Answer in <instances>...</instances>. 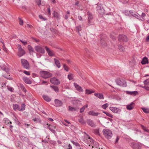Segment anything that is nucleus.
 Here are the masks:
<instances>
[{
	"instance_id": "nucleus-1",
	"label": "nucleus",
	"mask_w": 149,
	"mask_h": 149,
	"mask_svg": "<svg viewBox=\"0 0 149 149\" xmlns=\"http://www.w3.org/2000/svg\"><path fill=\"white\" fill-rule=\"evenodd\" d=\"M103 133L104 137L108 139H111L113 135L111 130L108 129H105L103 130Z\"/></svg>"
},
{
	"instance_id": "nucleus-2",
	"label": "nucleus",
	"mask_w": 149,
	"mask_h": 149,
	"mask_svg": "<svg viewBox=\"0 0 149 149\" xmlns=\"http://www.w3.org/2000/svg\"><path fill=\"white\" fill-rule=\"evenodd\" d=\"M40 74L41 77L45 79L48 78L52 76L51 73L46 71H41L40 72Z\"/></svg>"
},
{
	"instance_id": "nucleus-3",
	"label": "nucleus",
	"mask_w": 149,
	"mask_h": 149,
	"mask_svg": "<svg viewBox=\"0 0 149 149\" xmlns=\"http://www.w3.org/2000/svg\"><path fill=\"white\" fill-rule=\"evenodd\" d=\"M124 13L126 15L130 16H132L137 18L138 17H139V15L138 13L136 12L134 13L132 10L129 11L128 10H126L125 11Z\"/></svg>"
},
{
	"instance_id": "nucleus-4",
	"label": "nucleus",
	"mask_w": 149,
	"mask_h": 149,
	"mask_svg": "<svg viewBox=\"0 0 149 149\" xmlns=\"http://www.w3.org/2000/svg\"><path fill=\"white\" fill-rule=\"evenodd\" d=\"M18 53L17 55L19 57H21L25 54V52L22 48L21 46L20 45H18Z\"/></svg>"
},
{
	"instance_id": "nucleus-5",
	"label": "nucleus",
	"mask_w": 149,
	"mask_h": 149,
	"mask_svg": "<svg viewBox=\"0 0 149 149\" xmlns=\"http://www.w3.org/2000/svg\"><path fill=\"white\" fill-rule=\"evenodd\" d=\"M116 82L118 85L120 86L125 87L127 86L125 80L123 79H118L116 80Z\"/></svg>"
},
{
	"instance_id": "nucleus-6",
	"label": "nucleus",
	"mask_w": 149,
	"mask_h": 149,
	"mask_svg": "<svg viewBox=\"0 0 149 149\" xmlns=\"http://www.w3.org/2000/svg\"><path fill=\"white\" fill-rule=\"evenodd\" d=\"M36 51L42 54H44L45 51L44 49L41 46H36L34 47Z\"/></svg>"
},
{
	"instance_id": "nucleus-7",
	"label": "nucleus",
	"mask_w": 149,
	"mask_h": 149,
	"mask_svg": "<svg viewBox=\"0 0 149 149\" xmlns=\"http://www.w3.org/2000/svg\"><path fill=\"white\" fill-rule=\"evenodd\" d=\"M21 62L23 66L25 68L29 69V64L27 61L24 59H22Z\"/></svg>"
},
{
	"instance_id": "nucleus-8",
	"label": "nucleus",
	"mask_w": 149,
	"mask_h": 149,
	"mask_svg": "<svg viewBox=\"0 0 149 149\" xmlns=\"http://www.w3.org/2000/svg\"><path fill=\"white\" fill-rule=\"evenodd\" d=\"M96 8L97 11L100 14L102 15L104 13V10L100 4H98Z\"/></svg>"
},
{
	"instance_id": "nucleus-9",
	"label": "nucleus",
	"mask_w": 149,
	"mask_h": 149,
	"mask_svg": "<svg viewBox=\"0 0 149 149\" xmlns=\"http://www.w3.org/2000/svg\"><path fill=\"white\" fill-rule=\"evenodd\" d=\"M109 109L114 113H120L121 111L120 109L116 107H109Z\"/></svg>"
},
{
	"instance_id": "nucleus-10",
	"label": "nucleus",
	"mask_w": 149,
	"mask_h": 149,
	"mask_svg": "<svg viewBox=\"0 0 149 149\" xmlns=\"http://www.w3.org/2000/svg\"><path fill=\"white\" fill-rule=\"evenodd\" d=\"M45 48L49 56H54L55 55L54 52L52 50H51L47 46L45 47Z\"/></svg>"
},
{
	"instance_id": "nucleus-11",
	"label": "nucleus",
	"mask_w": 149,
	"mask_h": 149,
	"mask_svg": "<svg viewBox=\"0 0 149 149\" xmlns=\"http://www.w3.org/2000/svg\"><path fill=\"white\" fill-rule=\"evenodd\" d=\"M119 40L126 42L127 41V38L125 35H120L118 37Z\"/></svg>"
},
{
	"instance_id": "nucleus-12",
	"label": "nucleus",
	"mask_w": 149,
	"mask_h": 149,
	"mask_svg": "<svg viewBox=\"0 0 149 149\" xmlns=\"http://www.w3.org/2000/svg\"><path fill=\"white\" fill-rule=\"evenodd\" d=\"M50 82L56 85L59 84L60 83L59 80L55 78H51L50 80Z\"/></svg>"
},
{
	"instance_id": "nucleus-13",
	"label": "nucleus",
	"mask_w": 149,
	"mask_h": 149,
	"mask_svg": "<svg viewBox=\"0 0 149 149\" xmlns=\"http://www.w3.org/2000/svg\"><path fill=\"white\" fill-rule=\"evenodd\" d=\"M74 86L75 88L79 92H82L84 91V90L77 83H74Z\"/></svg>"
},
{
	"instance_id": "nucleus-14",
	"label": "nucleus",
	"mask_w": 149,
	"mask_h": 149,
	"mask_svg": "<svg viewBox=\"0 0 149 149\" xmlns=\"http://www.w3.org/2000/svg\"><path fill=\"white\" fill-rule=\"evenodd\" d=\"M135 104L133 102H131L130 104L127 105L126 108L129 110H131L134 108Z\"/></svg>"
},
{
	"instance_id": "nucleus-15",
	"label": "nucleus",
	"mask_w": 149,
	"mask_h": 149,
	"mask_svg": "<svg viewBox=\"0 0 149 149\" xmlns=\"http://www.w3.org/2000/svg\"><path fill=\"white\" fill-rule=\"evenodd\" d=\"M55 105L56 107H59L62 106V102L58 99H55L54 101Z\"/></svg>"
},
{
	"instance_id": "nucleus-16",
	"label": "nucleus",
	"mask_w": 149,
	"mask_h": 149,
	"mask_svg": "<svg viewBox=\"0 0 149 149\" xmlns=\"http://www.w3.org/2000/svg\"><path fill=\"white\" fill-rule=\"evenodd\" d=\"M87 123L88 125L92 127H95L96 126L95 124L94 123L93 121L91 119H88Z\"/></svg>"
},
{
	"instance_id": "nucleus-17",
	"label": "nucleus",
	"mask_w": 149,
	"mask_h": 149,
	"mask_svg": "<svg viewBox=\"0 0 149 149\" xmlns=\"http://www.w3.org/2000/svg\"><path fill=\"white\" fill-rule=\"evenodd\" d=\"M88 115L94 116H97L98 115L100 114L99 113L96 112L94 111H88Z\"/></svg>"
},
{
	"instance_id": "nucleus-18",
	"label": "nucleus",
	"mask_w": 149,
	"mask_h": 149,
	"mask_svg": "<svg viewBox=\"0 0 149 149\" xmlns=\"http://www.w3.org/2000/svg\"><path fill=\"white\" fill-rule=\"evenodd\" d=\"M46 125H47L48 126V129H49V130L53 133L55 134L56 132L54 130V129H55L56 128V127L54 126H51V127H49V125L47 123L46 124Z\"/></svg>"
},
{
	"instance_id": "nucleus-19",
	"label": "nucleus",
	"mask_w": 149,
	"mask_h": 149,
	"mask_svg": "<svg viewBox=\"0 0 149 149\" xmlns=\"http://www.w3.org/2000/svg\"><path fill=\"white\" fill-rule=\"evenodd\" d=\"M94 95L100 99H103L104 97L102 94L100 93H95Z\"/></svg>"
},
{
	"instance_id": "nucleus-20",
	"label": "nucleus",
	"mask_w": 149,
	"mask_h": 149,
	"mask_svg": "<svg viewBox=\"0 0 149 149\" xmlns=\"http://www.w3.org/2000/svg\"><path fill=\"white\" fill-rule=\"evenodd\" d=\"M24 81L26 83L28 84H31V80L28 78L26 77H23V78Z\"/></svg>"
},
{
	"instance_id": "nucleus-21",
	"label": "nucleus",
	"mask_w": 149,
	"mask_h": 149,
	"mask_svg": "<svg viewBox=\"0 0 149 149\" xmlns=\"http://www.w3.org/2000/svg\"><path fill=\"white\" fill-rule=\"evenodd\" d=\"M87 14L88 15V23L90 24V22L93 19L92 15L91 13L89 12H87Z\"/></svg>"
},
{
	"instance_id": "nucleus-22",
	"label": "nucleus",
	"mask_w": 149,
	"mask_h": 149,
	"mask_svg": "<svg viewBox=\"0 0 149 149\" xmlns=\"http://www.w3.org/2000/svg\"><path fill=\"white\" fill-rule=\"evenodd\" d=\"M3 121L5 124L7 125H8L9 123L10 124H12V122L10 121L8 119L6 118H4Z\"/></svg>"
},
{
	"instance_id": "nucleus-23",
	"label": "nucleus",
	"mask_w": 149,
	"mask_h": 149,
	"mask_svg": "<svg viewBox=\"0 0 149 149\" xmlns=\"http://www.w3.org/2000/svg\"><path fill=\"white\" fill-rule=\"evenodd\" d=\"M141 63L142 64H145L148 63V58L146 57H144L142 59Z\"/></svg>"
},
{
	"instance_id": "nucleus-24",
	"label": "nucleus",
	"mask_w": 149,
	"mask_h": 149,
	"mask_svg": "<svg viewBox=\"0 0 149 149\" xmlns=\"http://www.w3.org/2000/svg\"><path fill=\"white\" fill-rule=\"evenodd\" d=\"M28 49L29 52L31 54H33V52H34V50L33 48L30 45H28Z\"/></svg>"
},
{
	"instance_id": "nucleus-25",
	"label": "nucleus",
	"mask_w": 149,
	"mask_h": 149,
	"mask_svg": "<svg viewBox=\"0 0 149 149\" xmlns=\"http://www.w3.org/2000/svg\"><path fill=\"white\" fill-rule=\"evenodd\" d=\"M55 64L56 66L58 68H59L61 67V64L59 61L56 58H54Z\"/></svg>"
},
{
	"instance_id": "nucleus-26",
	"label": "nucleus",
	"mask_w": 149,
	"mask_h": 149,
	"mask_svg": "<svg viewBox=\"0 0 149 149\" xmlns=\"http://www.w3.org/2000/svg\"><path fill=\"white\" fill-rule=\"evenodd\" d=\"M42 97L44 100L47 102H49L51 101V99L50 97L48 96L45 95H43Z\"/></svg>"
},
{
	"instance_id": "nucleus-27",
	"label": "nucleus",
	"mask_w": 149,
	"mask_h": 149,
	"mask_svg": "<svg viewBox=\"0 0 149 149\" xmlns=\"http://www.w3.org/2000/svg\"><path fill=\"white\" fill-rule=\"evenodd\" d=\"M53 15L54 17L57 19L60 18V15L57 12L55 11H54L53 13Z\"/></svg>"
},
{
	"instance_id": "nucleus-28",
	"label": "nucleus",
	"mask_w": 149,
	"mask_h": 149,
	"mask_svg": "<svg viewBox=\"0 0 149 149\" xmlns=\"http://www.w3.org/2000/svg\"><path fill=\"white\" fill-rule=\"evenodd\" d=\"M94 92L95 91L92 90L86 89L85 90V93L88 95L91 94Z\"/></svg>"
},
{
	"instance_id": "nucleus-29",
	"label": "nucleus",
	"mask_w": 149,
	"mask_h": 149,
	"mask_svg": "<svg viewBox=\"0 0 149 149\" xmlns=\"http://www.w3.org/2000/svg\"><path fill=\"white\" fill-rule=\"evenodd\" d=\"M126 93L127 94L130 95H136V93H137L136 91H127Z\"/></svg>"
},
{
	"instance_id": "nucleus-30",
	"label": "nucleus",
	"mask_w": 149,
	"mask_h": 149,
	"mask_svg": "<svg viewBox=\"0 0 149 149\" xmlns=\"http://www.w3.org/2000/svg\"><path fill=\"white\" fill-rule=\"evenodd\" d=\"M88 106V104H86L83 106L82 108H81L80 109V113H82L85 110V109L86 108H87Z\"/></svg>"
},
{
	"instance_id": "nucleus-31",
	"label": "nucleus",
	"mask_w": 149,
	"mask_h": 149,
	"mask_svg": "<svg viewBox=\"0 0 149 149\" xmlns=\"http://www.w3.org/2000/svg\"><path fill=\"white\" fill-rule=\"evenodd\" d=\"M50 87L55 91L56 92H58L59 89L57 86H50Z\"/></svg>"
},
{
	"instance_id": "nucleus-32",
	"label": "nucleus",
	"mask_w": 149,
	"mask_h": 149,
	"mask_svg": "<svg viewBox=\"0 0 149 149\" xmlns=\"http://www.w3.org/2000/svg\"><path fill=\"white\" fill-rule=\"evenodd\" d=\"M76 30L78 32V33L80 36V33L79 31L81 30V26L80 25H78L76 27Z\"/></svg>"
},
{
	"instance_id": "nucleus-33",
	"label": "nucleus",
	"mask_w": 149,
	"mask_h": 149,
	"mask_svg": "<svg viewBox=\"0 0 149 149\" xmlns=\"http://www.w3.org/2000/svg\"><path fill=\"white\" fill-rule=\"evenodd\" d=\"M79 123L82 124L84 125L86 124V122L84 120L82 117H81L80 119L79 120Z\"/></svg>"
},
{
	"instance_id": "nucleus-34",
	"label": "nucleus",
	"mask_w": 149,
	"mask_h": 149,
	"mask_svg": "<svg viewBox=\"0 0 149 149\" xmlns=\"http://www.w3.org/2000/svg\"><path fill=\"white\" fill-rule=\"evenodd\" d=\"M143 111L145 113H149V109L146 108L144 107H142L141 108Z\"/></svg>"
},
{
	"instance_id": "nucleus-35",
	"label": "nucleus",
	"mask_w": 149,
	"mask_h": 149,
	"mask_svg": "<svg viewBox=\"0 0 149 149\" xmlns=\"http://www.w3.org/2000/svg\"><path fill=\"white\" fill-rule=\"evenodd\" d=\"M103 112L105 113L107 116L109 117L110 118H112L113 116L109 112H105L104 111H103Z\"/></svg>"
},
{
	"instance_id": "nucleus-36",
	"label": "nucleus",
	"mask_w": 149,
	"mask_h": 149,
	"mask_svg": "<svg viewBox=\"0 0 149 149\" xmlns=\"http://www.w3.org/2000/svg\"><path fill=\"white\" fill-rule=\"evenodd\" d=\"M68 110L69 111H75L76 110V109L74 107L70 106L68 107Z\"/></svg>"
},
{
	"instance_id": "nucleus-37",
	"label": "nucleus",
	"mask_w": 149,
	"mask_h": 149,
	"mask_svg": "<svg viewBox=\"0 0 149 149\" xmlns=\"http://www.w3.org/2000/svg\"><path fill=\"white\" fill-rule=\"evenodd\" d=\"M25 104L24 103L22 104L20 107V111H22L25 109Z\"/></svg>"
},
{
	"instance_id": "nucleus-38",
	"label": "nucleus",
	"mask_w": 149,
	"mask_h": 149,
	"mask_svg": "<svg viewBox=\"0 0 149 149\" xmlns=\"http://www.w3.org/2000/svg\"><path fill=\"white\" fill-rule=\"evenodd\" d=\"M33 120L36 123H40L41 122L40 119L38 118H35L33 119Z\"/></svg>"
},
{
	"instance_id": "nucleus-39",
	"label": "nucleus",
	"mask_w": 149,
	"mask_h": 149,
	"mask_svg": "<svg viewBox=\"0 0 149 149\" xmlns=\"http://www.w3.org/2000/svg\"><path fill=\"white\" fill-rule=\"evenodd\" d=\"M70 141L74 145H75V146H78V147H79V146L80 145V144H79V143H78L77 142H75L74 141H72V140H71Z\"/></svg>"
},
{
	"instance_id": "nucleus-40",
	"label": "nucleus",
	"mask_w": 149,
	"mask_h": 149,
	"mask_svg": "<svg viewBox=\"0 0 149 149\" xmlns=\"http://www.w3.org/2000/svg\"><path fill=\"white\" fill-rule=\"evenodd\" d=\"M118 48L120 51L123 52L124 51V48L121 45H119L118 47Z\"/></svg>"
},
{
	"instance_id": "nucleus-41",
	"label": "nucleus",
	"mask_w": 149,
	"mask_h": 149,
	"mask_svg": "<svg viewBox=\"0 0 149 149\" xmlns=\"http://www.w3.org/2000/svg\"><path fill=\"white\" fill-rule=\"evenodd\" d=\"M21 139L23 141L27 142L29 141L28 139L25 137L22 136L21 137Z\"/></svg>"
},
{
	"instance_id": "nucleus-42",
	"label": "nucleus",
	"mask_w": 149,
	"mask_h": 149,
	"mask_svg": "<svg viewBox=\"0 0 149 149\" xmlns=\"http://www.w3.org/2000/svg\"><path fill=\"white\" fill-rule=\"evenodd\" d=\"M145 86L147 85V86H149V79H146L144 81Z\"/></svg>"
},
{
	"instance_id": "nucleus-43",
	"label": "nucleus",
	"mask_w": 149,
	"mask_h": 149,
	"mask_svg": "<svg viewBox=\"0 0 149 149\" xmlns=\"http://www.w3.org/2000/svg\"><path fill=\"white\" fill-rule=\"evenodd\" d=\"M108 103H106L102 105V107L103 109H106L107 107H108Z\"/></svg>"
},
{
	"instance_id": "nucleus-44",
	"label": "nucleus",
	"mask_w": 149,
	"mask_h": 149,
	"mask_svg": "<svg viewBox=\"0 0 149 149\" xmlns=\"http://www.w3.org/2000/svg\"><path fill=\"white\" fill-rule=\"evenodd\" d=\"M16 146L17 147H19L21 148L22 146V144L21 142H19L16 144Z\"/></svg>"
},
{
	"instance_id": "nucleus-45",
	"label": "nucleus",
	"mask_w": 149,
	"mask_h": 149,
	"mask_svg": "<svg viewBox=\"0 0 149 149\" xmlns=\"http://www.w3.org/2000/svg\"><path fill=\"white\" fill-rule=\"evenodd\" d=\"M18 105L17 104H13V108L15 111L17 110V108L18 107Z\"/></svg>"
},
{
	"instance_id": "nucleus-46",
	"label": "nucleus",
	"mask_w": 149,
	"mask_h": 149,
	"mask_svg": "<svg viewBox=\"0 0 149 149\" xmlns=\"http://www.w3.org/2000/svg\"><path fill=\"white\" fill-rule=\"evenodd\" d=\"M63 66L65 70H66L67 72L68 71L69 68L65 64H63Z\"/></svg>"
},
{
	"instance_id": "nucleus-47",
	"label": "nucleus",
	"mask_w": 149,
	"mask_h": 149,
	"mask_svg": "<svg viewBox=\"0 0 149 149\" xmlns=\"http://www.w3.org/2000/svg\"><path fill=\"white\" fill-rule=\"evenodd\" d=\"M68 78L69 80H71L73 79V75L72 74H70L68 75Z\"/></svg>"
},
{
	"instance_id": "nucleus-48",
	"label": "nucleus",
	"mask_w": 149,
	"mask_h": 149,
	"mask_svg": "<svg viewBox=\"0 0 149 149\" xmlns=\"http://www.w3.org/2000/svg\"><path fill=\"white\" fill-rule=\"evenodd\" d=\"M18 19L19 20V24L21 25H22L23 24V21L20 18H19Z\"/></svg>"
},
{
	"instance_id": "nucleus-49",
	"label": "nucleus",
	"mask_w": 149,
	"mask_h": 149,
	"mask_svg": "<svg viewBox=\"0 0 149 149\" xmlns=\"http://www.w3.org/2000/svg\"><path fill=\"white\" fill-rule=\"evenodd\" d=\"M20 41L24 45H26L27 43V41H23L22 40H20Z\"/></svg>"
},
{
	"instance_id": "nucleus-50",
	"label": "nucleus",
	"mask_w": 149,
	"mask_h": 149,
	"mask_svg": "<svg viewBox=\"0 0 149 149\" xmlns=\"http://www.w3.org/2000/svg\"><path fill=\"white\" fill-rule=\"evenodd\" d=\"M142 87L145 88L147 91H149V86H147V85H146Z\"/></svg>"
},
{
	"instance_id": "nucleus-51",
	"label": "nucleus",
	"mask_w": 149,
	"mask_h": 149,
	"mask_svg": "<svg viewBox=\"0 0 149 149\" xmlns=\"http://www.w3.org/2000/svg\"><path fill=\"white\" fill-rule=\"evenodd\" d=\"M39 18L40 19H42L44 21H45L47 20V19L46 18L43 17L42 15H40L39 16Z\"/></svg>"
},
{
	"instance_id": "nucleus-52",
	"label": "nucleus",
	"mask_w": 149,
	"mask_h": 149,
	"mask_svg": "<svg viewBox=\"0 0 149 149\" xmlns=\"http://www.w3.org/2000/svg\"><path fill=\"white\" fill-rule=\"evenodd\" d=\"M94 133L96 134H99V130H95L94 131Z\"/></svg>"
},
{
	"instance_id": "nucleus-53",
	"label": "nucleus",
	"mask_w": 149,
	"mask_h": 149,
	"mask_svg": "<svg viewBox=\"0 0 149 149\" xmlns=\"http://www.w3.org/2000/svg\"><path fill=\"white\" fill-rule=\"evenodd\" d=\"M18 86L21 89H22L24 87L23 85L21 84H18Z\"/></svg>"
},
{
	"instance_id": "nucleus-54",
	"label": "nucleus",
	"mask_w": 149,
	"mask_h": 149,
	"mask_svg": "<svg viewBox=\"0 0 149 149\" xmlns=\"http://www.w3.org/2000/svg\"><path fill=\"white\" fill-rule=\"evenodd\" d=\"M23 72L25 74L28 75H29L30 74L29 72L27 71H24Z\"/></svg>"
},
{
	"instance_id": "nucleus-55",
	"label": "nucleus",
	"mask_w": 149,
	"mask_h": 149,
	"mask_svg": "<svg viewBox=\"0 0 149 149\" xmlns=\"http://www.w3.org/2000/svg\"><path fill=\"white\" fill-rule=\"evenodd\" d=\"M41 0H36V2L38 5H40L41 4Z\"/></svg>"
},
{
	"instance_id": "nucleus-56",
	"label": "nucleus",
	"mask_w": 149,
	"mask_h": 149,
	"mask_svg": "<svg viewBox=\"0 0 149 149\" xmlns=\"http://www.w3.org/2000/svg\"><path fill=\"white\" fill-rule=\"evenodd\" d=\"M7 88L8 90L10 91L11 92L13 91V88L12 87L7 86Z\"/></svg>"
},
{
	"instance_id": "nucleus-57",
	"label": "nucleus",
	"mask_w": 149,
	"mask_h": 149,
	"mask_svg": "<svg viewBox=\"0 0 149 149\" xmlns=\"http://www.w3.org/2000/svg\"><path fill=\"white\" fill-rule=\"evenodd\" d=\"M80 101L78 100H75L73 101V103L74 104H76V103H79Z\"/></svg>"
},
{
	"instance_id": "nucleus-58",
	"label": "nucleus",
	"mask_w": 149,
	"mask_h": 149,
	"mask_svg": "<svg viewBox=\"0 0 149 149\" xmlns=\"http://www.w3.org/2000/svg\"><path fill=\"white\" fill-rule=\"evenodd\" d=\"M67 149H72V146L70 144H69L67 147Z\"/></svg>"
},
{
	"instance_id": "nucleus-59",
	"label": "nucleus",
	"mask_w": 149,
	"mask_h": 149,
	"mask_svg": "<svg viewBox=\"0 0 149 149\" xmlns=\"http://www.w3.org/2000/svg\"><path fill=\"white\" fill-rule=\"evenodd\" d=\"M142 129L145 131H146L147 132H148L149 131V130H146V128L145 127L143 126V125H141V126Z\"/></svg>"
},
{
	"instance_id": "nucleus-60",
	"label": "nucleus",
	"mask_w": 149,
	"mask_h": 149,
	"mask_svg": "<svg viewBox=\"0 0 149 149\" xmlns=\"http://www.w3.org/2000/svg\"><path fill=\"white\" fill-rule=\"evenodd\" d=\"M142 129L145 131H146L147 132H148L149 131V130H146V128L145 127L143 126V125H141V126Z\"/></svg>"
},
{
	"instance_id": "nucleus-61",
	"label": "nucleus",
	"mask_w": 149,
	"mask_h": 149,
	"mask_svg": "<svg viewBox=\"0 0 149 149\" xmlns=\"http://www.w3.org/2000/svg\"><path fill=\"white\" fill-rule=\"evenodd\" d=\"M47 12L48 13V14H49V15H51L50 9V8H47Z\"/></svg>"
},
{
	"instance_id": "nucleus-62",
	"label": "nucleus",
	"mask_w": 149,
	"mask_h": 149,
	"mask_svg": "<svg viewBox=\"0 0 149 149\" xmlns=\"http://www.w3.org/2000/svg\"><path fill=\"white\" fill-rule=\"evenodd\" d=\"M88 136V139L89 140V141L91 143H92L93 142V140L92 139V138L90 137V136Z\"/></svg>"
},
{
	"instance_id": "nucleus-63",
	"label": "nucleus",
	"mask_w": 149,
	"mask_h": 149,
	"mask_svg": "<svg viewBox=\"0 0 149 149\" xmlns=\"http://www.w3.org/2000/svg\"><path fill=\"white\" fill-rule=\"evenodd\" d=\"M22 90L24 91V92L25 93H26V92L27 91L26 90L25 88L24 87L23 88H22Z\"/></svg>"
},
{
	"instance_id": "nucleus-64",
	"label": "nucleus",
	"mask_w": 149,
	"mask_h": 149,
	"mask_svg": "<svg viewBox=\"0 0 149 149\" xmlns=\"http://www.w3.org/2000/svg\"><path fill=\"white\" fill-rule=\"evenodd\" d=\"M78 18L80 21L82 20V18L81 16H78Z\"/></svg>"
}]
</instances>
